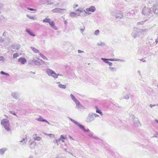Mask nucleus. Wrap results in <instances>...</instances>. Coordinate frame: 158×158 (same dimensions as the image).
Instances as JSON below:
<instances>
[{
    "label": "nucleus",
    "instance_id": "ea45409f",
    "mask_svg": "<svg viewBox=\"0 0 158 158\" xmlns=\"http://www.w3.org/2000/svg\"><path fill=\"white\" fill-rule=\"evenodd\" d=\"M48 23L49 24L52 26H54L55 25L54 23L51 20V21H49Z\"/></svg>",
    "mask_w": 158,
    "mask_h": 158
},
{
    "label": "nucleus",
    "instance_id": "0e129e2a",
    "mask_svg": "<svg viewBox=\"0 0 158 158\" xmlns=\"http://www.w3.org/2000/svg\"><path fill=\"white\" fill-rule=\"evenodd\" d=\"M156 44L158 43V36L157 38L156 39Z\"/></svg>",
    "mask_w": 158,
    "mask_h": 158
},
{
    "label": "nucleus",
    "instance_id": "e433bc0d",
    "mask_svg": "<svg viewBox=\"0 0 158 158\" xmlns=\"http://www.w3.org/2000/svg\"><path fill=\"white\" fill-rule=\"evenodd\" d=\"M0 73L1 74L6 75V76L7 77L9 76V74L8 73H5L3 71H1Z\"/></svg>",
    "mask_w": 158,
    "mask_h": 158
},
{
    "label": "nucleus",
    "instance_id": "20e7f679",
    "mask_svg": "<svg viewBox=\"0 0 158 158\" xmlns=\"http://www.w3.org/2000/svg\"><path fill=\"white\" fill-rule=\"evenodd\" d=\"M151 10L150 8L145 7L142 10V13L144 15L149 16L150 18L151 16Z\"/></svg>",
    "mask_w": 158,
    "mask_h": 158
},
{
    "label": "nucleus",
    "instance_id": "09e8293b",
    "mask_svg": "<svg viewBox=\"0 0 158 158\" xmlns=\"http://www.w3.org/2000/svg\"><path fill=\"white\" fill-rule=\"evenodd\" d=\"M93 116H94V117L95 118L99 116V115L98 114H95V113H93Z\"/></svg>",
    "mask_w": 158,
    "mask_h": 158
},
{
    "label": "nucleus",
    "instance_id": "c756f323",
    "mask_svg": "<svg viewBox=\"0 0 158 158\" xmlns=\"http://www.w3.org/2000/svg\"><path fill=\"white\" fill-rule=\"evenodd\" d=\"M109 69L112 72L116 71L117 70V69L116 68L110 67H109Z\"/></svg>",
    "mask_w": 158,
    "mask_h": 158
},
{
    "label": "nucleus",
    "instance_id": "6ab92c4d",
    "mask_svg": "<svg viewBox=\"0 0 158 158\" xmlns=\"http://www.w3.org/2000/svg\"><path fill=\"white\" fill-rule=\"evenodd\" d=\"M37 59H33L32 60V62L33 63L36 65H39L40 63V60L39 58H36Z\"/></svg>",
    "mask_w": 158,
    "mask_h": 158
},
{
    "label": "nucleus",
    "instance_id": "4be33fe9",
    "mask_svg": "<svg viewBox=\"0 0 158 158\" xmlns=\"http://www.w3.org/2000/svg\"><path fill=\"white\" fill-rule=\"evenodd\" d=\"M77 13H75L73 12H71L69 14V16L72 18H75L77 16Z\"/></svg>",
    "mask_w": 158,
    "mask_h": 158
},
{
    "label": "nucleus",
    "instance_id": "f03ea898",
    "mask_svg": "<svg viewBox=\"0 0 158 158\" xmlns=\"http://www.w3.org/2000/svg\"><path fill=\"white\" fill-rule=\"evenodd\" d=\"M1 124L4 128L6 131H11V129L10 128V123L8 119H2L1 121Z\"/></svg>",
    "mask_w": 158,
    "mask_h": 158
},
{
    "label": "nucleus",
    "instance_id": "bb28decb",
    "mask_svg": "<svg viewBox=\"0 0 158 158\" xmlns=\"http://www.w3.org/2000/svg\"><path fill=\"white\" fill-rule=\"evenodd\" d=\"M27 140L26 138H23L22 140L20 141V144L22 145H24L26 144Z\"/></svg>",
    "mask_w": 158,
    "mask_h": 158
},
{
    "label": "nucleus",
    "instance_id": "79ce46f5",
    "mask_svg": "<svg viewBox=\"0 0 158 158\" xmlns=\"http://www.w3.org/2000/svg\"><path fill=\"white\" fill-rule=\"evenodd\" d=\"M47 135L48 136H49L51 138H54L55 137V135L53 134H47Z\"/></svg>",
    "mask_w": 158,
    "mask_h": 158
},
{
    "label": "nucleus",
    "instance_id": "cd10ccee",
    "mask_svg": "<svg viewBox=\"0 0 158 158\" xmlns=\"http://www.w3.org/2000/svg\"><path fill=\"white\" fill-rule=\"evenodd\" d=\"M26 31L30 35L33 36H35V35L33 33L31 32L30 31V30L29 29H27L26 30Z\"/></svg>",
    "mask_w": 158,
    "mask_h": 158
},
{
    "label": "nucleus",
    "instance_id": "72a5a7b5",
    "mask_svg": "<svg viewBox=\"0 0 158 158\" xmlns=\"http://www.w3.org/2000/svg\"><path fill=\"white\" fill-rule=\"evenodd\" d=\"M19 55L18 54V53H14L13 54V58H17V57H19Z\"/></svg>",
    "mask_w": 158,
    "mask_h": 158
},
{
    "label": "nucleus",
    "instance_id": "473e14b6",
    "mask_svg": "<svg viewBox=\"0 0 158 158\" xmlns=\"http://www.w3.org/2000/svg\"><path fill=\"white\" fill-rule=\"evenodd\" d=\"M97 45L99 46L102 47L104 46L105 44L104 43L100 42L98 43H97Z\"/></svg>",
    "mask_w": 158,
    "mask_h": 158
},
{
    "label": "nucleus",
    "instance_id": "dca6fc26",
    "mask_svg": "<svg viewBox=\"0 0 158 158\" xmlns=\"http://www.w3.org/2000/svg\"><path fill=\"white\" fill-rule=\"evenodd\" d=\"M11 96L14 98L16 99H18L19 97V94L18 93L16 92L12 93L11 94Z\"/></svg>",
    "mask_w": 158,
    "mask_h": 158
},
{
    "label": "nucleus",
    "instance_id": "58836bf2",
    "mask_svg": "<svg viewBox=\"0 0 158 158\" xmlns=\"http://www.w3.org/2000/svg\"><path fill=\"white\" fill-rule=\"evenodd\" d=\"M59 140H58L57 139H56V140H54L53 141V143H54V144H56V145L57 146H58L59 145Z\"/></svg>",
    "mask_w": 158,
    "mask_h": 158
},
{
    "label": "nucleus",
    "instance_id": "ddd939ff",
    "mask_svg": "<svg viewBox=\"0 0 158 158\" xmlns=\"http://www.w3.org/2000/svg\"><path fill=\"white\" fill-rule=\"evenodd\" d=\"M35 120L40 122H44L47 123L48 125H50V123L46 120L43 119L41 116H39V118L35 119Z\"/></svg>",
    "mask_w": 158,
    "mask_h": 158
},
{
    "label": "nucleus",
    "instance_id": "f3484780",
    "mask_svg": "<svg viewBox=\"0 0 158 158\" xmlns=\"http://www.w3.org/2000/svg\"><path fill=\"white\" fill-rule=\"evenodd\" d=\"M76 105V108L78 109H81L83 106L81 104L79 101L77 100L74 102Z\"/></svg>",
    "mask_w": 158,
    "mask_h": 158
},
{
    "label": "nucleus",
    "instance_id": "9b49d317",
    "mask_svg": "<svg viewBox=\"0 0 158 158\" xmlns=\"http://www.w3.org/2000/svg\"><path fill=\"white\" fill-rule=\"evenodd\" d=\"M152 10L155 15H158V2L154 5Z\"/></svg>",
    "mask_w": 158,
    "mask_h": 158
},
{
    "label": "nucleus",
    "instance_id": "8fccbe9b",
    "mask_svg": "<svg viewBox=\"0 0 158 158\" xmlns=\"http://www.w3.org/2000/svg\"><path fill=\"white\" fill-rule=\"evenodd\" d=\"M158 106V104H157L156 105V104H154V105H152V104H150V105H149V106L151 108H152V107L154 106Z\"/></svg>",
    "mask_w": 158,
    "mask_h": 158
},
{
    "label": "nucleus",
    "instance_id": "a18cd8bd",
    "mask_svg": "<svg viewBox=\"0 0 158 158\" xmlns=\"http://www.w3.org/2000/svg\"><path fill=\"white\" fill-rule=\"evenodd\" d=\"M26 16L28 18H29V19H34V17H33L30 16V15H26Z\"/></svg>",
    "mask_w": 158,
    "mask_h": 158
},
{
    "label": "nucleus",
    "instance_id": "69168bd1",
    "mask_svg": "<svg viewBox=\"0 0 158 158\" xmlns=\"http://www.w3.org/2000/svg\"><path fill=\"white\" fill-rule=\"evenodd\" d=\"M137 73L139 74L140 75H141V72L140 70H138V71H137Z\"/></svg>",
    "mask_w": 158,
    "mask_h": 158
},
{
    "label": "nucleus",
    "instance_id": "b1692460",
    "mask_svg": "<svg viewBox=\"0 0 158 158\" xmlns=\"http://www.w3.org/2000/svg\"><path fill=\"white\" fill-rule=\"evenodd\" d=\"M138 30L139 32V33H142V34H144L145 32H146L148 31V30L147 29H141L138 28Z\"/></svg>",
    "mask_w": 158,
    "mask_h": 158
},
{
    "label": "nucleus",
    "instance_id": "6e6552de",
    "mask_svg": "<svg viewBox=\"0 0 158 158\" xmlns=\"http://www.w3.org/2000/svg\"><path fill=\"white\" fill-rule=\"evenodd\" d=\"M94 119V118L93 116V113H90L87 117L85 121L87 123H90L93 121Z\"/></svg>",
    "mask_w": 158,
    "mask_h": 158
},
{
    "label": "nucleus",
    "instance_id": "49530a36",
    "mask_svg": "<svg viewBox=\"0 0 158 158\" xmlns=\"http://www.w3.org/2000/svg\"><path fill=\"white\" fill-rule=\"evenodd\" d=\"M5 60V58L2 56H0V61H3Z\"/></svg>",
    "mask_w": 158,
    "mask_h": 158
},
{
    "label": "nucleus",
    "instance_id": "f8f14e48",
    "mask_svg": "<svg viewBox=\"0 0 158 158\" xmlns=\"http://www.w3.org/2000/svg\"><path fill=\"white\" fill-rule=\"evenodd\" d=\"M20 48V45L17 44H14L11 46V50L13 52H15L18 50Z\"/></svg>",
    "mask_w": 158,
    "mask_h": 158
},
{
    "label": "nucleus",
    "instance_id": "423d86ee",
    "mask_svg": "<svg viewBox=\"0 0 158 158\" xmlns=\"http://www.w3.org/2000/svg\"><path fill=\"white\" fill-rule=\"evenodd\" d=\"M66 11L65 9L56 8L52 9V11L54 13L63 14Z\"/></svg>",
    "mask_w": 158,
    "mask_h": 158
},
{
    "label": "nucleus",
    "instance_id": "e2e57ef3",
    "mask_svg": "<svg viewBox=\"0 0 158 158\" xmlns=\"http://www.w3.org/2000/svg\"><path fill=\"white\" fill-rule=\"evenodd\" d=\"M69 137L71 140H74V139L70 135H69Z\"/></svg>",
    "mask_w": 158,
    "mask_h": 158
},
{
    "label": "nucleus",
    "instance_id": "338daca9",
    "mask_svg": "<svg viewBox=\"0 0 158 158\" xmlns=\"http://www.w3.org/2000/svg\"><path fill=\"white\" fill-rule=\"evenodd\" d=\"M57 78L58 77V76H63V75H62L60 74H59V73L57 74Z\"/></svg>",
    "mask_w": 158,
    "mask_h": 158
},
{
    "label": "nucleus",
    "instance_id": "de8ad7c7",
    "mask_svg": "<svg viewBox=\"0 0 158 158\" xmlns=\"http://www.w3.org/2000/svg\"><path fill=\"white\" fill-rule=\"evenodd\" d=\"M10 113H11V114H13V115H15V116H17L16 115V114H15V111H9Z\"/></svg>",
    "mask_w": 158,
    "mask_h": 158
},
{
    "label": "nucleus",
    "instance_id": "052dcab7",
    "mask_svg": "<svg viewBox=\"0 0 158 158\" xmlns=\"http://www.w3.org/2000/svg\"><path fill=\"white\" fill-rule=\"evenodd\" d=\"M140 60L143 62H146V60H145L144 59H140Z\"/></svg>",
    "mask_w": 158,
    "mask_h": 158
},
{
    "label": "nucleus",
    "instance_id": "680f3d73",
    "mask_svg": "<svg viewBox=\"0 0 158 158\" xmlns=\"http://www.w3.org/2000/svg\"><path fill=\"white\" fill-rule=\"evenodd\" d=\"M78 5L74 4L73 5V8H75L76 7H78Z\"/></svg>",
    "mask_w": 158,
    "mask_h": 158
},
{
    "label": "nucleus",
    "instance_id": "864d4df0",
    "mask_svg": "<svg viewBox=\"0 0 158 158\" xmlns=\"http://www.w3.org/2000/svg\"><path fill=\"white\" fill-rule=\"evenodd\" d=\"M60 138H61V139H66V138L64 137V135H61Z\"/></svg>",
    "mask_w": 158,
    "mask_h": 158
},
{
    "label": "nucleus",
    "instance_id": "2f4dec72",
    "mask_svg": "<svg viewBox=\"0 0 158 158\" xmlns=\"http://www.w3.org/2000/svg\"><path fill=\"white\" fill-rule=\"evenodd\" d=\"M101 59L106 63H108V62L109 61H108L109 60V59H106L103 58H102Z\"/></svg>",
    "mask_w": 158,
    "mask_h": 158
},
{
    "label": "nucleus",
    "instance_id": "37998d69",
    "mask_svg": "<svg viewBox=\"0 0 158 158\" xmlns=\"http://www.w3.org/2000/svg\"><path fill=\"white\" fill-rule=\"evenodd\" d=\"M147 20H145L144 21H142L140 22H139L137 23V25H143L144 24L145 22Z\"/></svg>",
    "mask_w": 158,
    "mask_h": 158
},
{
    "label": "nucleus",
    "instance_id": "7c9ffc66",
    "mask_svg": "<svg viewBox=\"0 0 158 158\" xmlns=\"http://www.w3.org/2000/svg\"><path fill=\"white\" fill-rule=\"evenodd\" d=\"M50 21H51V19H50L46 18L43 20V22L44 23H48Z\"/></svg>",
    "mask_w": 158,
    "mask_h": 158
},
{
    "label": "nucleus",
    "instance_id": "4c0bfd02",
    "mask_svg": "<svg viewBox=\"0 0 158 158\" xmlns=\"http://www.w3.org/2000/svg\"><path fill=\"white\" fill-rule=\"evenodd\" d=\"M96 112L97 113H99L102 116L103 115V113L101 111V110H98V109H97L96 110Z\"/></svg>",
    "mask_w": 158,
    "mask_h": 158
},
{
    "label": "nucleus",
    "instance_id": "7ed1b4c3",
    "mask_svg": "<svg viewBox=\"0 0 158 158\" xmlns=\"http://www.w3.org/2000/svg\"><path fill=\"white\" fill-rule=\"evenodd\" d=\"M46 73L48 76H52L54 78H57V73L52 69L49 68L47 69L46 70Z\"/></svg>",
    "mask_w": 158,
    "mask_h": 158
},
{
    "label": "nucleus",
    "instance_id": "f704fd0d",
    "mask_svg": "<svg viewBox=\"0 0 158 158\" xmlns=\"http://www.w3.org/2000/svg\"><path fill=\"white\" fill-rule=\"evenodd\" d=\"M70 96L74 102L77 100V99L75 98V97L72 94H71L70 95Z\"/></svg>",
    "mask_w": 158,
    "mask_h": 158
},
{
    "label": "nucleus",
    "instance_id": "5701e85b",
    "mask_svg": "<svg viewBox=\"0 0 158 158\" xmlns=\"http://www.w3.org/2000/svg\"><path fill=\"white\" fill-rule=\"evenodd\" d=\"M109 60L110 61H124V60H121L119 59H109Z\"/></svg>",
    "mask_w": 158,
    "mask_h": 158
},
{
    "label": "nucleus",
    "instance_id": "4468645a",
    "mask_svg": "<svg viewBox=\"0 0 158 158\" xmlns=\"http://www.w3.org/2000/svg\"><path fill=\"white\" fill-rule=\"evenodd\" d=\"M18 61L21 64H24L27 62V60L25 58L21 57L18 59Z\"/></svg>",
    "mask_w": 158,
    "mask_h": 158
},
{
    "label": "nucleus",
    "instance_id": "1a4fd4ad",
    "mask_svg": "<svg viewBox=\"0 0 158 158\" xmlns=\"http://www.w3.org/2000/svg\"><path fill=\"white\" fill-rule=\"evenodd\" d=\"M110 14L112 15H114L116 18L121 19L123 17V14L121 12L116 13L114 11L110 12Z\"/></svg>",
    "mask_w": 158,
    "mask_h": 158
},
{
    "label": "nucleus",
    "instance_id": "4d7b16f0",
    "mask_svg": "<svg viewBox=\"0 0 158 158\" xmlns=\"http://www.w3.org/2000/svg\"><path fill=\"white\" fill-rule=\"evenodd\" d=\"M3 6V4L1 3H0V10L2 8Z\"/></svg>",
    "mask_w": 158,
    "mask_h": 158
},
{
    "label": "nucleus",
    "instance_id": "6e6d98bb",
    "mask_svg": "<svg viewBox=\"0 0 158 158\" xmlns=\"http://www.w3.org/2000/svg\"><path fill=\"white\" fill-rule=\"evenodd\" d=\"M52 27L53 29H55V30H58V29H57V27L56 26H55V25H54V26H52Z\"/></svg>",
    "mask_w": 158,
    "mask_h": 158
},
{
    "label": "nucleus",
    "instance_id": "393cba45",
    "mask_svg": "<svg viewBox=\"0 0 158 158\" xmlns=\"http://www.w3.org/2000/svg\"><path fill=\"white\" fill-rule=\"evenodd\" d=\"M58 84V86L61 88L65 89L66 88V86L64 85L60 84L59 82H57Z\"/></svg>",
    "mask_w": 158,
    "mask_h": 158
},
{
    "label": "nucleus",
    "instance_id": "9d476101",
    "mask_svg": "<svg viewBox=\"0 0 158 158\" xmlns=\"http://www.w3.org/2000/svg\"><path fill=\"white\" fill-rule=\"evenodd\" d=\"M75 11L79 12L77 13V15L79 16H80V14L81 13L83 12H84L86 14H88V15L89 14V12H87L85 10L84 7L79 8L78 9L76 10Z\"/></svg>",
    "mask_w": 158,
    "mask_h": 158
},
{
    "label": "nucleus",
    "instance_id": "13d9d810",
    "mask_svg": "<svg viewBox=\"0 0 158 158\" xmlns=\"http://www.w3.org/2000/svg\"><path fill=\"white\" fill-rule=\"evenodd\" d=\"M107 63L108 64H109V65L110 66H111L112 65V62H110L109 61H108V63Z\"/></svg>",
    "mask_w": 158,
    "mask_h": 158
},
{
    "label": "nucleus",
    "instance_id": "39448f33",
    "mask_svg": "<svg viewBox=\"0 0 158 158\" xmlns=\"http://www.w3.org/2000/svg\"><path fill=\"white\" fill-rule=\"evenodd\" d=\"M139 33L138 28L134 27L133 30V31L131 34V35L133 37L135 38L139 36Z\"/></svg>",
    "mask_w": 158,
    "mask_h": 158
},
{
    "label": "nucleus",
    "instance_id": "774afa93",
    "mask_svg": "<svg viewBox=\"0 0 158 158\" xmlns=\"http://www.w3.org/2000/svg\"><path fill=\"white\" fill-rule=\"evenodd\" d=\"M63 150H64V151H65V152H68L67 151V148H63Z\"/></svg>",
    "mask_w": 158,
    "mask_h": 158
},
{
    "label": "nucleus",
    "instance_id": "a211bd4d",
    "mask_svg": "<svg viewBox=\"0 0 158 158\" xmlns=\"http://www.w3.org/2000/svg\"><path fill=\"white\" fill-rule=\"evenodd\" d=\"M30 146L31 148L33 149L35 148L36 145V143L34 141H32L31 140H29Z\"/></svg>",
    "mask_w": 158,
    "mask_h": 158
},
{
    "label": "nucleus",
    "instance_id": "c9c22d12",
    "mask_svg": "<svg viewBox=\"0 0 158 158\" xmlns=\"http://www.w3.org/2000/svg\"><path fill=\"white\" fill-rule=\"evenodd\" d=\"M39 61L40 63L39 65H42L46 64V62H45V61H44L43 60H42L40 59Z\"/></svg>",
    "mask_w": 158,
    "mask_h": 158
},
{
    "label": "nucleus",
    "instance_id": "0eeeda50",
    "mask_svg": "<svg viewBox=\"0 0 158 158\" xmlns=\"http://www.w3.org/2000/svg\"><path fill=\"white\" fill-rule=\"evenodd\" d=\"M130 118L132 120L133 124L135 126H138L139 125H140V123L138 119L137 118L135 117L134 115H131Z\"/></svg>",
    "mask_w": 158,
    "mask_h": 158
},
{
    "label": "nucleus",
    "instance_id": "aec40b11",
    "mask_svg": "<svg viewBox=\"0 0 158 158\" xmlns=\"http://www.w3.org/2000/svg\"><path fill=\"white\" fill-rule=\"evenodd\" d=\"M33 138L34 139L37 141H40L42 139V138L37 135V134L33 135Z\"/></svg>",
    "mask_w": 158,
    "mask_h": 158
},
{
    "label": "nucleus",
    "instance_id": "2eb2a0df",
    "mask_svg": "<svg viewBox=\"0 0 158 158\" xmlns=\"http://www.w3.org/2000/svg\"><path fill=\"white\" fill-rule=\"evenodd\" d=\"M96 10V8L94 6H90L89 8H86L85 9L86 11H90V12H94Z\"/></svg>",
    "mask_w": 158,
    "mask_h": 158
},
{
    "label": "nucleus",
    "instance_id": "c03bdc74",
    "mask_svg": "<svg viewBox=\"0 0 158 158\" xmlns=\"http://www.w3.org/2000/svg\"><path fill=\"white\" fill-rule=\"evenodd\" d=\"M99 31L98 30H96L94 33V35H98L99 33Z\"/></svg>",
    "mask_w": 158,
    "mask_h": 158
},
{
    "label": "nucleus",
    "instance_id": "bf43d9fd",
    "mask_svg": "<svg viewBox=\"0 0 158 158\" xmlns=\"http://www.w3.org/2000/svg\"><path fill=\"white\" fill-rule=\"evenodd\" d=\"M78 53H83L84 52L83 51H82L80 50H78Z\"/></svg>",
    "mask_w": 158,
    "mask_h": 158
},
{
    "label": "nucleus",
    "instance_id": "c85d7f7f",
    "mask_svg": "<svg viewBox=\"0 0 158 158\" xmlns=\"http://www.w3.org/2000/svg\"><path fill=\"white\" fill-rule=\"evenodd\" d=\"M39 55H40L41 57L44 60H48V59L44 55L41 53L40 52L39 53Z\"/></svg>",
    "mask_w": 158,
    "mask_h": 158
},
{
    "label": "nucleus",
    "instance_id": "a19ab883",
    "mask_svg": "<svg viewBox=\"0 0 158 158\" xmlns=\"http://www.w3.org/2000/svg\"><path fill=\"white\" fill-rule=\"evenodd\" d=\"M123 98H124L126 100H127L129 99V95L127 94H126V95L124 96V97Z\"/></svg>",
    "mask_w": 158,
    "mask_h": 158
},
{
    "label": "nucleus",
    "instance_id": "5fc2aeb1",
    "mask_svg": "<svg viewBox=\"0 0 158 158\" xmlns=\"http://www.w3.org/2000/svg\"><path fill=\"white\" fill-rule=\"evenodd\" d=\"M85 29V27H84V29H80V32L81 33H83V32L84 31Z\"/></svg>",
    "mask_w": 158,
    "mask_h": 158
},
{
    "label": "nucleus",
    "instance_id": "412c9836",
    "mask_svg": "<svg viewBox=\"0 0 158 158\" xmlns=\"http://www.w3.org/2000/svg\"><path fill=\"white\" fill-rule=\"evenodd\" d=\"M31 49L32 50V51L35 53H38L39 54L40 52L37 49H36L35 47L31 46L30 47Z\"/></svg>",
    "mask_w": 158,
    "mask_h": 158
},
{
    "label": "nucleus",
    "instance_id": "3c124183",
    "mask_svg": "<svg viewBox=\"0 0 158 158\" xmlns=\"http://www.w3.org/2000/svg\"><path fill=\"white\" fill-rule=\"evenodd\" d=\"M27 9L31 11L36 10V9H33L30 8L29 7L27 8Z\"/></svg>",
    "mask_w": 158,
    "mask_h": 158
},
{
    "label": "nucleus",
    "instance_id": "a878e982",
    "mask_svg": "<svg viewBox=\"0 0 158 158\" xmlns=\"http://www.w3.org/2000/svg\"><path fill=\"white\" fill-rule=\"evenodd\" d=\"M7 150V149L6 148H4L0 149V154L3 155L5 152Z\"/></svg>",
    "mask_w": 158,
    "mask_h": 158
},
{
    "label": "nucleus",
    "instance_id": "603ef678",
    "mask_svg": "<svg viewBox=\"0 0 158 158\" xmlns=\"http://www.w3.org/2000/svg\"><path fill=\"white\" fill-rule=\"evenodd\" d=\"M4 40V39L2 38V37H0V41L1 42H3Z\"/></svg>",
    "mask_w": 158,
    "mask_h": 158
},
{
    "label": "nucleus",
    "instance_id": "f257e3e1",
    "mask_svg": "<svg viewBox=\"0 0 158 158\" xmlns=\"http://www.w3.org/2000/svg\"><path fill=\"white\" fill-rule=\"evenodd\" d=\"M69 118L71 121L73 122L74 124L79 127L81 129L84 131L88 132V133L87 134V135L95 139H98V138L96 136L93 135V133L91 132L89 129H86L83 125L81 124L71 118Z\"/></svg>",
    "mask_w": 158,
    "mask_h": 158
}]
</instances>
